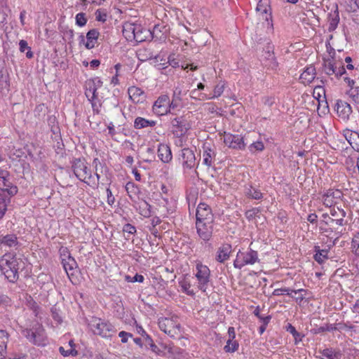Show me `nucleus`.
Instances as JSON below:
<instances>
[{"instance_id":"1","label":"nucleus","mask_w":359,"mask_h":359,"mask_svg":"<svg viewBox=\"0 0 359 359\" xmlns=\"http://www.w3.org/2000/svg\"><path fill=\"white\" fill-rule=\"evenodd\" d=\"M22 262L16 255L6 253L0 258V271L11 283H15L19 278V270Z\"/></svg>"},{"instance_id":"2","label":"nucleus","mask_w":359,"mask_h":359,"mask_svg":"<svg viewBox=\"0 0 359 359\" xmlns=\"http://www.w3.org/2000/svg\"><path fill=\"white\" fill-rule=\"evenodd\" d=\"M22 333L31 343L41 346L45 344L46 335L41 324L36 320L32 323H26L22 327Z\"/></svg>"},{"instance_id":"3","label":"nucleus","mask_w":359,"mask_h":359,"mask_svg":"<svg viewBox=\"0 0 359 359\" xmlns=\"http://www.w3.org/2000/svg\"><path fill=\"white\" fill-rule=\"evenodd\" d=\"M72 169L79 180L91 187H97V180L94 179L88 163L83 159L76 158L73 161Z\"/></svg>"},{"instance_id":"4","label":"nucleus","mask_w":359,"mask_h":359,"mask_svg":"<svg viewBox=\"0 0 359 359\" xmlns=\"http://www.w3.org/2000/svg\"><path fill=\"white\" fill-rule=\"evenodd\" d=\"M158 324L160 330L170 337H175L181 333L182 327L177 316L161 317Z\"/></svg>"},{"instance_id":"5","label":"nucleus","mask_w":359,"mask_h":359,"mask_svg":"<svg viewBox=\"0 0 359 359\" xmlns=\"http://www.w3.org/2000/svg\"><path fill=\"white\" fill-rule=\"evenodd\" d=\"M88 327L95 334L104 338L110 337L116 332V329L111 323L95 317L90 319Z\"/></svg>"},{"instance_id":"6","label":"nucleus","mask_w":359,"mask_h":359,"mask_svg":"<svg viewBox=\"0 0 359 359\" xmlns=\"http://www.w3.org/2000/svg\"><path fill=\"white\" fill-rule=\"evenodd\" d=\"M194 275L196 279L197 288L205 292L211 283L210 270L208 266L201 262H197L194 269Z\"/></svg>"},{"instance_id":"7","label":"nucleus","mask_w":359,"mask_h":359,"mask_svg":"<svg viewBox=\"0 0 359 359\" xmlns=\"http://www.w3.org/2000/svg\"><path fill=\"white\" fill-rule=\"evenodd\" d=\"M259 261V255L256 250L250 248L245 250H239L233 261V266L236 269H241L245 266L254 265Z\"/></svg>"},{"instance_id":"8","label":"nucleus","mask_w":359,"mask_h":359,"mask_svg":"<svg viewBox=\"0 0 359 359\" xmlns=\"http://www.w3.org/2000/svg\"><path fill=\"white\" fill-rule=\"evenodd\" d=\"M256 11L259 13L262 19L266 23V28L267 32H273V24L272 20L271 8L269 0H259Z\"/></svg>"},{"instance_id":"9","label":"nucleus","mask_w":359,"mask_h":359,"mask_svg":"<svg viewBox=\"0 0 359 359\" xmlns=\"http://www.w3.org/2000/svg\"><path fill=\"white\" fill-rule=\"evenodd\" d=\"M102 82L99 78L89 79L86 82V91L85 94L88 100L91 102L93 111L98 112L97 109H95L96 104L94 100L97 98V90L102 86Z\"/></svg>"},{"instance_id":"10","label":"nucleus","mask_w":359,"mask_h":359,"mask_svg":"<svg viewBox=\"0 0 359 359\" xmlns=\"http://www.w3.org/2000/svg\"><path fill=\"white\" fill-rule=\"evenodd\" d=\"M0 191L7 193L8 196H13L18 193V187L11 182L9 172L0 168Z\"/></svg>"},{"instance_id":"11","label":"nucleus","mask_w":359,"mask_h":359,"mask_svg":"<svg viewBox=\"0 0 359 359\" xmlns=\"http://www.w3.org/2000/svg\"><path fill=\"white\" fill-rule=\"evenodd\" d=\"M170 124L172 134L177 137L184 136L191 128L190 123L182 116L173 118Z\"/></svg>"},{"instance_id":"12","label":"nucleus","mask_w":359,"mask_h":359,"mask_svg":"<svg viewBox=\"0 0 359 359\" xmlns=\"http://www.w3.org/2000/svg\"><path fill=\"white\" fill-rule=\"evenodd\" d=\"M196 222H214V215L210 207L205 203H200L196 208Z\"/></svg>"},{"instance_id":"13","label":"nucleus","mask_w":359,"mask_h":359,"mask_svg":"<svg viewBox=\"0 0 359 359\" xmlns=\"http://www.w3.org/2000/svg\"><path fill=\"white\" fill-rule=\"evenodd\" d=\"M169 96L161 95L154 102L152 106L153 112L157 116H163L170 113Z\"/></svg>"},{"instance_id":"14","label":"nucleus","mask_w":359,"mask_h":359,"mask_svg":"<svg viewBox=\"0 0 359 359\" xmlns=\"http://www.w3.org/2000/svg\"><path fill=\"white\" fill-rule=\"evenodd\" d=\"M223 142L226 146L233 149H244L245 143L243 137L238 135L224 133Z\"/></svg>"},{"instance_id":"15","label":"nucleus","mask_w":359,"mask_h":359,"mask_svg":"<svg viewBox=\"0 0 359 359\" xmlns=\"http://www.w3.org/2000/svg\"><path fill=\"white\" fill-rule=\"evenodd\" d=\"M161 348L162 351H161V353L157 352L156 350L155 352L168 358L180 359L183 357V350L175 346L172 344H162Z\"/></svg>"},{"instance_id":"16","label":"nucleus","mask_w":359,"mask_h":359,"mask_svg":"<svg viewBox=\"0 0 359 359\" xmlns=\"http://www.w3.org/2000/svg\"><path fill=\"white\" fill-rule=\"evenodd\" d=\"M330 215L331 217L327 214L323 215V217L327 219L326 223L327 224L332 225L334 223L339 226L345 224L344 217H346V212L344 210L339 208L337 209L333 208L330 210Z\"/></svg>"},{"instance_id":"17","label":"nucleus","mask_w":359,"mask_h":359,"mask_svg":"<svg viewBox=\"0 0 359 359\" xmlns=\"http://www.w3.org/2000/svg\"><path fill=\"white\" fill-rule=\"evenodd\" d=\"M213 223L214 222H196L197 234L201 240L204 241L210 240L213 232Z\"/></svg>"},{"instance_id":"18","label":"nucleus","mask_w":359,"mask_h":359,"mask_svg":"<svg viewBox=\"0 0 359 359\" xmlns=\"http://www.w3.org/2000/svg\"><path fill=\"white\" fill-rule=\"evenodd\" d=\"M335 111L337 116L343 121H348L352 113L351 105L343 100H337L335 104Z\"/></svg>"},{"instance_id":"19","label":"nucleus","mask_w":359,"mask_h":359,"mask_svg":"<svg viewBox=\"0 0 359 359\" xmlns=\"http://www.w3.org/2000/svg\"><path fill=\"white\" fill-rule=\"evenodd\" d=\"M323 71L327 75H335L337 77L342 76L346 72L344 67H337L331 59L324 61Z\"/></svg>"},{"instance_id":"20","label":"nucleus","mask_w":359,"mask_h":359,"mask_svg":"<svg viewBox=\"0 0 359 359\" xmlns=\"http://www.w3.org/2000/svg\"><path fill=\"white\" fill-rule=\"evenodd\" d=\"M342 197V193L338 190L329 189L323 196V204L331 208L336 205Z\"/></svg>"},{"instance_id":"21","label":"nucleus","mask_w":359,"mask_h":359,"mask_svg":"<svg viewBox=\"0 0 359 359\" xmlns=\"http://www.w3.org/2000/svg\"><path fill=\"white\" fill-rule=\"evenodd\" d=\"M182 166L184 169H191L196 165V156L189 148H184L181 151Z\"/></svg>"},{"instance_id":"22","label":"nucleus","mask_w":359,"mask_h":359,"mask_svg":"<svg viewBox=\"0 0 359 359\" xmlns=\"http://www.w3.org/2000/svg\"><path fill=\"white\" fill-rule=\"evenodd\" d=\"M228 339L226 344L224 347L226 353H234L239 347L238 342L236 340V332L233 327H229L228 329Z\"/></svg>"},{"instance_id":"23","label":"nucleus","mask_w":359,"mask_h":359,"mask_svg":"<svg viewBox=\"0 0 359 359\" xmlns=\"http://www.w3.org/2000/svg\"><path fill=\"white\" fill-rule=\"evenodd\" d=\"M232 252L231 245L229 243L222 244L217 250L215 259L219 263H224L230 258Z\"/></svg>"},{"instance_id":"24","label":"nucleus","mask_w":359,"mask_h":359,"mask_svg":"<svg viewBox=\"0 0 359 359\" xmlns=\"http://www.w3.org/2000/svg\"><path fill=\"white\" fill-rule=\"evenodd\" d=\"M0 245L2 248L18 250L20 243L15 234H6L2 237Z\"/></svg>"},{"instance_id":"25","label":"nucleus","mask_w":359,"mask_h":359,"mask_svg":"<svg viewBox=\"0 0 359 359\" xmlns=\"http://www.w3.org/2000/svg\"><path fill=\"white\" fill-rule=\"evenodd\" d=\"M128 93L130 99L134 103H142L146 99L144 90L136 86L130 87L128 90Z\"/></svg>"},{"instance_id":"26","label":"nucleus","mask_w":359,"mask_h":359,"mask_svg":"<svg viewBox=\"0 0 359 359\" xmlns=\"http://www.w3.org/2000/svg\"><path fill=\"white\" fill-rule=\"evenodd\" d=\"M321 359H342L344 355L339 348H327L320 350Z\"/></svg>"},{"instance_id":"27","label":"nucleus","mask_w":359,"mask_h":359,"mask_svg":"<svg viewBox=\"0 0 359 359\" xmlns=\"http://www.w3.org/2000/svg\"><path fill=\"white\" fill-rule=\"evenodd\" d=\"M158 156L163 163L170 162L172 158L170 147L166 144H160L158 147Z\"/></svg>"},{"instance_id":"28","label":"nucleus","mask_w":359,"mask_h":359,"mask_svg":"<svg viewBox=\"0 0 359 359\" xmlns=\"http://www.w3.org/2000/svg\"><path fill=\"white\" fill-rule=\"evenodd\" d=\"M225 89V83L224 81H219L213 89L212 93L206 95L205 93L201 94L202 100H212L217 98L222 95Z\"/></svg>"},{"instance_id":"29","label":"nucleus","mask_w":359,"mask_h":359,"mask_svg":"<svg viewBox=\"0 0 359 359\" xmlns=\"http://www.w3.org/2000/svg\"><path fill=\"white\" fill-rule=\"evenodd\" d=\"M100 36V32L96 29L89 30L86 34V43L85 46L87 49H92L95 48L97 43V39Z\"/></svg>"},{"instance_id":"30","label":"nucleus","mask_w":359,"mask_h":359,"mask_svg":"<svg viewBox=\"0 0 359 359\" xmlns=\"http://www.w3.org/2000/svg\"><path fill=\"white\" fill-rule=\"evenodd\" d=\"M316 76V69L313 66L307 67L301 74L299 79L304 85L311 83Z\"/></svg>"},{"instance_id":"31","label":"nucleus","mask_w":359,"mask_h":359,"mask_svg":"<svg viewBox=\"0 0 359 359\" xmlns=\"http://www.w3.org/2000/svg\"><path fill=\"white\" fill-rule=\"evenodd\" d=\"M8 339V333L6 330H0V359H5L6 357Z\"/></svg>"},{"instance_id":"32","label":"nucleus","mask_w":359,"mask_h":359,"mask_svg":"<svg viewBox=\"0 0 359 359\" xmlns=\"http://www.w3.org/2000/svg\"><path fill=\"white\" fill-rule=\"evenodd\" d=\"M215 155V152L213 149L207 145H204L203 151V164L208 168L210 167Z\"/></svg>"},{"instance_id":"33","label":"nucleus","mask_w":359,"mask_h":359,"mask_svg":"<svg viewBox=\"0 0 359 359\" xmlns=\"http://www.w3.org/2000/svg\"><path fill=\"white\" fill-rule=\"evenodd\" d=\"M178 283L182 292L189 296L195 294L194 290L191 288V281L187 276H184L180 279Z\"/></svg>"},{"instance_id":"34","label":"nucleus","mask_w":359,"mask_h":359,"mask_svg":"<svg viewBox=\"0 0 359 359\" xmlns=\"http://www.w3.org/2000/svg\"><path fill=\"white\" fill-rule=\"evenodd\" d=\"M137 24L126 22L123 26V34L127 41H132L135 39Z\"/></svg>"},{"instance_id":"35","label":"nucleus","mask_w":359,"mask_h":359,"mask_svg":"<svg viewBox=\"0 0 359 359\" xmlns=\"http://www.w3.org/2000/svg\"><path fill=\"white\" fill-rule=\"evenodd\" d=\"M156 124V121L148 120L144 118L138 116L134 121V128L135 129H143L149 127H154Z\"/></svg>"},{"instance_id":"36","label":"nucleus","mask_w":359,"mask_h":359,"mask_svg":"<svg viewBox=\"0 0 359 359\" xmlns=\"http://www.w3.org/2000/svg\"><path fill=\"white\" fill-rule=\"evenodd\" d=\"M149 34V31L144 29L140 25L137 24L133 41L140 43L146 41Z\"/></svg>"},{"instance_id":"37","label":"nucleus","mask_w":359,"mask_h":359,"mask_svg":"<svg viewBox=\"0 0 359 359\" xmlns=\"http://www.w3.org/2000/svg\"><path fill=\"white\" fill-rule=\"evenodd\" d=\"M135 208L138 211L139 214L144 217H149L151 215V206L145 201H141L136 203L135 205Z\"/></svg>"},{"instance_id":"38","label":"nucleus","mask_w":359,"mask_h":359,"mask_svg":"<svg viewBox=\"0 0 359 359\" xmlns=\"http://www.w3.org/2000/svg\"><path fill=\"white\" fill-rule=\"evenodd\" d=\"M339 22V15L338 8H337L336 10L333 13H330L329 14L328 18V30L330 32L334 31Z\"/></svg>"},{"instance_id":"39","label":"nucleus","mask_w":359,"mask_h":359,"mask_svg":"<svg viewBox=\"0 0 359 359\" xmlns=\"http://www.w3.org/2000/svg\"><path fill=\"white\" fill-rule=\"evenodd\" d=\"M314 259L319 264H323L326 259H328V250L320 249L319 247H315Z\"/></svg>"},{"instance_id":"40","label":"nucleus","mask_w":359,"mask_h":359,"mask_svg":"<svg viewBox=\"0 0 359 359\" xmlns=\"http://www.w3.org/2000/svg\"><path fill=\"white\" fill-rule=\"evenodd\" d=\"M126 190L131 200H134L140 193V188L135 183L129 182L126 185Z\"/></svg>"},{"instance_id":"41","label":"nucleus","mask_w":359,"mask_h":359,"mask_svg":"<svg viewBox=\"0 0 359 359\" xmlns=\"http://www.w3.org/2000/svg\"><path fill=\"white\" fill-rule=\"evenodd\" d=\"M291 292H294L295 294L304 292V295H306L307 293V291L304 289L290 290L288 287H284V288L275 289L273 292V294L275 296H280L283 294H286L287 295L291 296Z\"/></svg>"},{"instance_id":"42","label":"nucleus","mask_w":359,"mask_h":359,"mask_svg":"<svg viewBox=\"0 0 359 359\" xmlns=\"http://www.w3.org/2000/svg\"><path fill=\"white\" fill-rule=\"evenodd\" d=\"M10 197L6 196L5 194L1 193L0 191V220L4 216L8 204L10 203Z\"/></svg>"},{"instance_id":"43","label":"nucleus","mask_w":359,"mask_h":359,"mask_svg":"<svg viewBox=\"0 0 359 359\" xmlns=\"http://www.w3.org/2000/svg\"><path fill=\"white\" fill-rule=\"evenodd\" d=\"M135 330H136V332L137 333H138L139 334H140L145 340V341L151 346V347L152 348V350L154 351H155V348H157V346L156 345L154 344L153 343V340L151 339V338L149 337V335H148L147 334V332H145V330L143 329V327L141 326V325H139L137 324H136V326H135Z\"/></svg>"},{"instance_id":"44","label":"nucleus","mask_w":359,"mask_h":359,"mask_svg":"<svg viewBox=\"0 0 359 359\" xmlns=\"http://www.w3.org/2000/svg\"><path fill=\"white\" fill-rule=\"evenodd\" d=\"M343 137L349 143V144L354 148L353 144L355 140V137L359 138V134L356 132H353L349 129H345L342 132Z\"/></svg>"},{"instance_id":"45","label":"nucleus","mask_w":359,"mask_h":359,"mask_svg":"<svg viewBox=\"0 0 359 359\" xmlns=\"http://www.w3.org/2000/svg\"><path fill=\"white\" fill-rule=\"evenodd\" d=\"M62 264L65 271L68 275L69 272L73 271L76 266V262H75L74 259L70 256H69L67 259H62Z\"/></svg>"},{"instance_id":"46","label":"nucleus","mask_w":359,"mask_h":359,"mask_svg":"<svg viewBox=\"0 0 359 359\" xmlns=\"http://www.w3.org/2000/svg\"><path fill=\"white\" fill-rule=\"evenodd\" d=\"M246 195L248 197L255 200H259L263 197L262 193L259 189L252 186L247 189Z\"/></svg>"},{"instance_id":"47","label":"nucleus","mask_w":359,"mask_h":359,"mask_svg":"<svg viewBox=\"0 0 359 359\" xmlns=\"http://www.w3.org/2000/svg\"><path fill=\"white\" fill-rule=\"evenodd\" d=\"M137 55L138 59L142 62H145L154 58L152 53L147 49H140L137 52Z\"/></svg>"},{"instance_id":"48","label":"nucleus","mask_w":359,"mask_h":359,"mask_svg":"<svg viewBox=\"0 0 359 359\" xmlns=\"http://www.w3.org/2000/svg\"><path fill=\"white\" fill-rule=\"evenodd\" d=\"M26 305L32 311V314L35 317H37L39 313V307L37 303L31 297L27 298Z\"/></svg>"},{"instance_id":"49","label":"nucleus","mask_w":359,"mask_h":359,"mask_svg":"<svg viewBox=\"0 0 359 359\" xmlns=\"http://www.w3.org/2000/svg\"><path fill=\"white\" fill-rule=\"evenodd\" d=\"M286 330L292 334L294 339L295 344H297L299 341H302L303 335H302L299 332H298L295 327L291 324H287L286 326Z\"/></svg>"},{"instance_id":"50","label":"nucleus","mask_w":359,"mask_h":359,"mask_svg":"<svg viewBox=\"0 0 359 359\" xmlns=\"http://www.w3.org/2000/svg\"><path fill=\"white\" fill-rule=\"evenodd\" d=\"M351 251L357 257H359V232L354 234L351 241Z\"/></svg>"},{"instance_id":"51","label":"nucleus","mask_w":359,"mask_h":359,"mask_svg":"<svg viewBox=\"0 0 359 359\" xmlns=\"http://www.w3.org/2000/svg\"><path fill=\"white\" fill-rule=\"evenodd\" d=\"M263 56L267 60L271 62L274 61L275 57L273 53V46L269 43L264 49V55Z\"/></svg>"},{"instance_id":"52","label":"nucleus","mask_w":359,"mask_h":359,"mask_svg":"<svg viewBox=\"0 0 359 359\" xmlns=\"http://www.w3.org/2000/svg\"><path fill=\"white\" fill-rule=\"evenodd\" d=\"M20 50L22 53H24L26 50L27 52L26 53V56L27 58H32L33 57V53L31 50V48L28 46L27 42L25 40H20L19 42Z\"/></svg>"},{"instance_id":"53","label":"nucleus","mask_w":359,"mask_h":359,"mask_svg":"<svg viewBox=\"0 0 359 359\" xmlns=\"http://www.w3.org/2000/svg\"><path fill=\"white\" fill-rule=\"evenodd\" d=\"M76 25L80 27L85 26L87 23V18L86 13H79L75 17Z\"/></svg>"},{"instance_id":"54","label":"nucleus","mask_w":359,"mask_h":359,"mask_svg":"<svg viewBox=\"0 0 359 359\" xmlns=\"http://www.w3.org/2000/svg\"><path fill=\"white\" fill-rule=\"evenodd\" d=\"M264 149V145L262 141L255 142L249 146V149L251 152L261 151Z\"/></svg>"},{"instance_id":"55","label":"nucleus","mask_w":359,"mask_h":359,"mask_svg":"<svg viewBox=\"0 0 359 359\" xmlns=\"http://www.w3.org/2000/svg\"><path fill=\"white\" fill-rule=\"evenodd\" d=\"M125 280L128 283H143L144 280V278L142 275L137 273L133 277H131L130 276H126Z\"/></svg>"},{"instance_id":"56","label":"nucleus","mask_w":359,"mask_h":359,"mask_svg":"<svg viewBox=\"0 0 359 359\" xmlns=\"http://www.w3.org/2000/svg\"><path fill=\"white\" fill-rule=\"evenodd\" d=\"M60 353L64 356H76L78 353L77 351L74 348H70L69 350H65L64 347L60 346L59 348Z\"/></svg>"},{"instance_id":"57","label":"nucleus","mask_w":359,"mask_h":359,"mask_svg":"<svg viewBox=\"0 0 359 359\" xmlns=\"http://www.w3.org/2000/svg\"><path fill=\"white\" fill-rule=\"evenodd\" d=\"M167 63H168V65L173 68L180 67V60L175 57L174 54L170 55L168 56Z\"/></svg>"},{"instance_id":"58","label":"nucleus","mask_w":359,"mask_h":359,"mask_svg":"<svg viewBox=\"0 0 359 359\" xmlns=\"http://www.w3.org/2000/svg\"><path fill=\"white\" fill-rule=\"evenodd\" d=\"M107 13L101 10H97L95 12V19L99 22H104L107 20Z\"/></svg>"},{"instance_id":"59","label":"nucleus","mask_w":359,"mask_h":359,"mask_svg":"<svg viewBox=\"0 0 359 359\" xmlns=\"http://www.w3.org/2000/svg\"><path fill=\"white\" fill-rule=\"evenodd\" d=\"M350 97L355 104H359V88L353 89L350 93Z\"/></svg>"},{"instance_id":"60","label":"nucleus","mask_w":359,"mask_h":359,"mask_svg":"<svg viewBox=\"0 0 359 359\" xmlns=\"http://www.w3.org/2000/svg\"><path fill=\"white\" fill-rule=\"evenodd\" d=\"M106 191H107V202L109 205L111 206L114 205V203L115 202V198L113 196L112 192L109 188H107Z\"/></svg>"},{"instance_id":"61","label":"nucleus","mask_w":359,"mask_h":359,"mask_svg":"<svg viewBox=\"0 0 359 359\" xmlns=\"http://www.w3.org/2000/svg\"><path fill=\"white\" fill-rule=\"evenodd\" d=\"M123 231L129 234H134L136 233L135 227L130 224H127L124 225V226L123 228Z\"/></svg>"},{"instance_id":"62","label":"nucleus","mask_w":359,"mask_h":359,"mask_svg":"<svg viewBox=\"0 0 359 359\" xmlns=\"http://www.w3.org/2000/svg\"><path fill=\"white\" fill-rule=\"evenodd\" d=\"M159 56L157 55V56H155L154 60H155V62H156V67H157V69H165L168 66V63L166 62H158V59H159Z\"/></svg>"},{"instance_id":"63","label":"nucleus","mask_w":359,"mask_h":359,"mask_svg":"<svg viewBox=\"0 0 359 359\" xmlns=\"http://www.w3.org/2000/svg\"><path fill=\"white\" fill-rule=\"evenodd\" d=\"M119 337L121 339L122 343H126L129 337H132V334L125 331H121L118 334Z\"/></svg>"},{"instance_id":"64","label":"nucleus","mask_w":359,"mask_h":359,"mask_svg":"<svg viewBox=\"0 0 359 359\" xmlns=\"http://www.w3.org/2000/svg\"><path fill=\"white\" fill-rule=\"evenodd\" d=\"M338 142H337V141H334L332 143H333V146H332V148L334 149H338V150H342L344 149V145L345 144V142L342 140H338Z\"/></svg>"}]
</instances>
